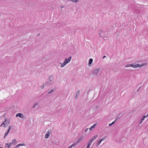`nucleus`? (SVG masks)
<instances>
[{
    "label": "nucleus",
    "mask_w": 148,
    "mask_h": 148,
    "mask_svg": "<svg viewBox=\"0 0 148 148\" xmlns=\"http://www.w3.org/2000/svg\"><path fill=\"white\" fill-rule=\"evenodd\" d=\"M147 63H144L141 64H138L134 65L133 64H127L125 65L126 67H132L134 68H136L138 67L141 68L142 66H145L147 65Z\"/></svg>",
    "instance_id": "obj_1"
},
{
    "label": "nucleus",
    "mask_w": 148,
    "mask_h": 148,
    "mask_svg": "<svg viewBox=\"0 0 148 148\" xmlns=\"http://www.w3.org/2000/svg\"><path fill=\"white\" fill-rule=\"evenodd\" d=\"M72 58V57L70 56L68 58H66L64 61L63 63H60V64L61 65V67L63 68L67 64L69 63Z\"/></svg>",
    "instance_id": "obj_2"
},
{
    "label": "nucleus",
    "mask_w": 148,
    "mask_h": 148,
    "mask_svg": "<svg viewBox=\"0 0 148 148\" xmlns=\"http://www.w3.org/2000/svg\"><path fill=\"white\" fill-rule=\"evenodd\" d=\"M99 34L100 37L102 38L106 37V34L105 32L104 29L103 28H101L100 29Z\"/></svg>",
    "instance_id": "obj_3"
},
{
    "label": "nucleus",
    "mask_w": 148,
    "mask_h": 148,
    "mask_svg": "<svg viewBox=\"0 0 148 148\" xmlns=\"http://www.w3.org/2000/svg\"><path fill=\"white\" fill-rule=\"evenodd\" d=\"M100 70V68H97L96 69H94L92 71V74L94 76L97 75L98 74Z\"/></svg>",
    "instance_id": "obj_4"
},
{
    "label": "nucleus",
    "mask_w": 148,
    "mask_h": 148,
    "mask_svg": "<svg viewBox=\"0 0 148 148\" xmlns=\"http://www.w3.org/2000/svg\"><path fill=\"white\" fill-rule=\"evenodd\" d=\"M51 83H50L48 82H46L45 83L43 84H42V85L41 86V89L45 87L46 86H47L49 84H50Z\"/></svg>",
    "instance_id": "obj_5"
},
{
    "label": "nucleus",
    "mask_w": 148,
    "mask_h": 148,
    "mask_svg": "<svg viewBox=\"0 0 148 148\" xmlns=\"http://www.w3.org/2000/svg\"><path fill=\"white\" fill-rule=\"evenodd\" d=\"M105 139V138H102L100 139L97 143L96 145V146L98 147L99 145L100 144L101 142L103 141Z\"/></svg>",
    "instance_id": "obj_6"
},
{
    "label": "nucleus",
    "mask_w": 148,
    "mask_h": 148,
    "mask_svg": "<svg viewBox=\"0 0 148 148\" xmlns=\"http://www.w3.org/2000/svg\"><path fill=\"white\" fill-rule=\"evenodd\" d=\"M148 116V115H147L146 116L145 115L143 116L142 118L140 120L139 123L140 124H141L142 123L143 121L144 120L145 118L146 117H147Z\"/></svg>",
    "instance_id": "obj_7"
},
{
    "label": "nucleus",
    "mask_w": 148,
    "mask_h": 148,
    "mask_svg": "<svg viewBox=\"0 0 148 148\" xmlns=\"http://www.w3.org/2000/svg\"><path fill=\"white\" fill-rule=\"evenodd\" d=\"M25 144L24 143H19L14 148H18L20 146H24Z\"/></svg>",
    "instance_id": "obj_8"
},
{
    "label": "nucleus",
    "mask_w": 148,
    "mask_h": 148,
    "mask_svg": "<svg viewBox=\"0 0 148 148\" xmlns=\"http://www.w3.org/2000/svg\"><path fill=\"white\" fill-rule=\"evenodd\" d=\"M98 137V135H95L93 137H92L89 140L91 141L92 142L94 140H95Z\"/></svg>",
    "instance_id": "obj_9"
},
{
    "label": "nucleus",
    "mask_w": 148,
    "mask_h": 148,
    "mask_svg": "<svg viewBox=\"0 0 148 148\" xmlns=\"http://www.w3.org/2000/svg\"><path fill=\"white\" fill-rule=\"evenodd\" d=\"M53 76H50L49 77V81L50 82H52L53 81Z\"/></svg>",
    "instance_id": "obj_10"
},
{
    "label": "nucleus",
    "mask_w": 148,
    "mask_h": 148,
    "mask_svg": "<svg viewBox=\"0 0 148 148\" xmlns=\"http://www.w3.org/2000/svg\"><path fill=\"white\" fill-rule=\"evenodd\" d=\"M16 117L18 116L20 118H23V114L21 113H18L16 115Z\"/></svg>",
    "instance_id": "obj_11"
},
{
    "label": "nucleus",
    "mask_w": 148,
    "mask_h": 148,
    "mask_svg": "<svg viewBox=\"0 0 148 148\" xmlns=\"http://www.w3.org/2000/svg\"><path fill=\"white\" fill-rule=\"evenodd\" d=\"M12 144L14 145H15L16 144V141L15 139H13L12 140Z\"/></svg>",
    "instance_id": "obj_12"
},
{
    "label": "nucleus",
    "mask_w": 148,
    "mask_h": 148,
    "mask_svg": "<svg viewBox=\"0 0 148 148\" xmlns=\"http://www.w3.org/2000/svg\"><path fill=\"white\" fill-rule=\"evenodd\" d=\"M11 144L12 143H7L5 144L6 147L7 148H10L11 146Z\"/></svg>",
    "instance_id": "obj_13"
},
{
    "label": "nucleus",
    "mask_w": 148,
    "mask_h": 148,
    "mask_svg": "<svg viewBox=\"0 0 148 148\" xmlns=\"http://www.w3.org/2000/svg\"><path fill=\"white\" fill-rule=\"evenodd\" d=\"M50 136V132L49 131H48L46 134L45 135V138H47Z\"/></svg>",
    "instance_id": "obj_14"
},
{
    "label": "nucleus",
    "mask_w": 148,
    "mask_h": 148,
    "mask_svg": "<svg viewBox=\"0 0 148 148\" xmlns=\"http://www.w3.org/2000/svg\"><path fill=\"white\" fill-rule=\"evenodd\" d=\"M4 122H5V125H8L10 123V119L7 120L5 119Z\"/></svg>",
    "instance_id": "obj_15"
},
{
    "label": "nucleus",
    "mask_w": 148,
    "mask_h": 148,
    "mask_svg": "<svg viewBox=\"0 0 148 148\" xmlns=\"http://www.w3.org/2000/svg\"><path fill=\"white\" fill-rule=\"evenodd\" d=\"M83 139V138L82 137H81L78 139L76 142H77V143H79L81 142Z\"/></svg>",
    "instance_id": "obj_16"
},
{
    "label": "nucleus",
    "mask_w": 148,
    "mask_h": 148,
    "mask_svg": "<svg viewBox=\"0 0 148 148\" xmlns=\"http://www.w3.org/2000/svg\"><path fill=\"white\" fill-rule=\"evenodd\" d=\"M78 143H77V142L76 141L75 143H73V144L71 145L70 146H69V147L70 148H72L73 147H74Z\"/></svg>",
    "instance_id": "obj_17"
},
{
    "label": "nucleus",
    "mask_w": 148,
    "mask_h": 148,
    "mask_svg": "<svg viewBox=\"0 0 148 148\" xmlns=\"http://www.w3.org/2000/svg\"><path fill=\"white\" fill-rule=\"evenodd\" d=\"M79 93H80V92H79V91H78L76 93V96H75V99H77V98L78 97V96L79 95Z\"/></svg>",
    "instance_id": "obj_18"
},
{
    "label": "nucleus",
    "mask_w": 148,
    "mask_h": 148,
    "mask_svg": "<svg viewBox=\"0 0 148 148\" xmlns=\"http://www.w3.org/2000/svg\"><path fill=\"white\" fill-rule=\"evenodd\" d=\"M96 126V124H94L93 125L91 126V127L89 128V130H91L92 129L95 128V127Z\"/></svg>",
    "instance_id": "obj_19"
},
{
    "label": "nucleus",
    "mask_w": 148,
    "mask_h": 148,
    "mask_svg": "<svg viewBox=\"0 0 148 148\" xmlns=\"http://www.w3.org/2000/svg\"><path fill=\"white\" fill-rule=\"evenodd\" d=\"M93 61V60L92 58H90L89 60V64H90Z\"/></svg>",
    "instance_id": "obj_20"
},
{
    "label": "nucleus",
    "mask_w": 148,
    "mask_h": 148,
    "mask_svg": "<svg viewBox=\"0 0 148 148\" xmlns=\"http://www.w3.org/2000/svg\"><path fill=\"white\" fill-rule=\"evenodd\" d=\"M38 105V103H35L34 104V105L32 106V108H34L35 106H37Z\"/></svg>",
    "instance_id": "obj_21"
},
{
    "label": "nucleus",
    "mask_w": 148,
    "mask_h": 148,
    "mask_svg": "<svg viewBox=\"0 0 148 148\" xmlns=\"http://www.w3.org/2000/svg\"><path fill=\"white\" fill-rule=\"evenodd\" d=\"M5 122L4 121L3 122V123H2V124L0 126V127H1L3 126V127H5Z\"/></svg>",
    "instance_id": "obj_22"
},
{
    "label": "nucleus",
    "mask_w": 148,
    "mask_h": 148,
    "mask_svg": "<svg viewBox=\"0 0 148 148\" xmlns=\"http://www.w3.org/2000/svg\"><path fill=\"white\" fill-rule=\"evenodd\" d=\"M54 91V90H50V91H49V92H48V94H51V93H52V92H53Z\"/></svg>",
    "instance_id": "obj_23"
},
{
    "label": "nucleus",
    "mask_w": 148,
    "mask_h": 148,
    "mask_svg": "<svg viewBox=\"0 0 148 148\" xmlns=\"http://www.w3.org/2000/svg\"><path fill=\"white\" fill-rule=\"evenodd\" d=\"M9 132H8V131H7V132L6 133H5V135H4V138H5V137L7 136V135H8Z\"/></svg>",
    "instance_id": "obj_24"
},
{
    "label": "nucleus",
    "mask_w": 148,
    "mask_h": 148,
    "mask_svg": "<svg viewBox=\"0 0 148 148\" xmlns=\"http://www.w3.org/2000/svg\"><path fill=\"white\" fill-rule=\"evenodd\" d=\"M92 142H91V141H89V142L88 143V145H89L90 146L91 145V144Z\"/></svg>",
    "instance_id": "obj_25"
},
{
    "label": "nucleus",
    "mask_w": 148,
    "mask_h": 148,
    "mask_svg": "<svg viewBox=\"0 0 148 148\" xmlns=\"http://www.w3.org/2000/svg\"><path fill=\"white\" fill-rule=\"evenodd\" d=\"M11 128V126H10L8 127V132H9Z\"/></svg>",
    "instance_id": "obj_26"
},
{
    "label": "nucleus",
    "mask_w": 148,
    "mask_h": 148,
    "mask_svg": "<svg viewBox=\"0 0 148 148\" xmlns=\"http://www.w3.org/2000/svg\"><path fill=\"white\" fill-rule=\"evenodd\" d=\"M114 123V122L113 121V122H112L110 124H109V126H111Z\"/></svg>",
    "instance_id": "obj_27"
},
{
    "label": "nucleus",
    "mask_w": 148,
    "mask_h": 148,
    "mask_svg": "<svg viewBox=\"0 0 148 148\" xmlns=\"http://www.w3.org/2000/svg\"><path fill=\"white\" fill-rule=\"evenodd\" d=\"M79 1L78 0H74V1H73V3H77V2Z\"/></svg>",
    "instance_id": "obj_28"
},
{
    "label": "nucleus",
    "mask_w": 148,
    "mask_h": 148,
    "mask_svg": "<svg viewBox=\"0 0 148 148\" xmlns=\"http://www.w3.org/2000/svg\"><path fill=\"white\" fill-rule=\"evenodd\" d=\"M141 88V86H140V87H139V88H138V90H137L136 91L137 92H138V91L140 89V88Z\"/></svg>",
    "instance_id": "obj_29"
},
{
    "label": "nucleus",
    "mask_w": 148,
    "mask_h": 148,
    "mask_svg": "<svg viewBox=\"0 0 148 148\" xmlns=\"http://www.w3.org/2000/svg\"><path fill=\"white\" fill-rule=\"evenodd\" d=\"M88 128H86L85 130V132H87V131L88 130Z\"/></svg>",
    "instance_id": "obj_30"
},
{
    "label": "nucleus",
    "mask_w": 148,
    "mask_h": 148,
    "mask_svg": "<svg viewBox=\"0 0 148 148\" xmlns=\"http://www.w3.org/2000/svg\"><path fill=\"white\" fill-rule=\"evenodd\" d=\"M90 147V145H87V147L86 148H89Z\"/></svg>",
    "instance_id": "obj_31"
},
{
    "label": "nucleus",
    "mask_w": 148,
    "mask_h": 148,
    "mask_svg": "<svg viewBox=\"0 0 148 148\" xmlns=\"http://www.w3.org/2000/svg\"><path fill=\"white\" fill-rule=\"evenodd\" d=\"M68 0L69 1H71V2H73V1H74V0Z\"/></svg>",
    "instance_id": "obj_32"
},
{
    "label": "nucleus",
    "mask_w": 148,
    "mask_h": 148,
    "mask_svg": "<svg viewBox=\"0 0 148 148\" xmlns=\"http://www.w3.org/2000/svg\"><path fill=\"white\" fill-rule=\"evenodd\" d=\"M105 57H106V56H104L103 57V59H104V58Z\"/></svg>",
    "instance_id": "obj_33"
},
{
    "label": "nucleus",
    "mask_w": 148,
    "mask_h": 148,
    "mask_svg": "<svg viewBox=\"0 0 148 148\" xmlns=\"http://www.w3.org/2000/svg\"><path fill=\"white\" fill-rule=\"evenodd\" d=\"M61 8H64V7H63V6H61Z\"/></svg>",
    "instance_id": "obj_34"
},
{
    "label": "nucleus",
    "mask_w": 148,
    "mask_h": 148,
    "mask_svg": "<svg viewBox=\"0 0 148 148\" xmlns=\"http://www.w3.org/2000/svg\"><path fill=\"white\" fill-rule=\"evenodd\" d=\"M68 148H70V147H69H69H68Z\"/></svg>",
    "instance_id": "obj_35"
},
{
    "label": "nucleus",
    "mask_w": 148,
    "mask_h": 148,
    "mask_svg": "<svg viewBox=\"0 0 148 148\" xmlns=\"http://www.w3.org/2000/svg\"><path fill=\"white\" fill-rule=\"evenodd\" d=\"M0 148H2V147H1Z\"/></svg>",
    "instance_id": "obj_36"
},
{
    "label": "nucleus",
    "mask_w": 148,
    "mask_h": 148,
    "mask_svg": "<svg viewBox=\"0 0 148 148\" xmlns=\"http://www.w3.org/2000/svg\"><path fill=\"white\" fill-rule=\"evenodd\" d=\"M147 132H148V130H147Z\"/></svg>",
    "instance_id": "obj_37"
}]
</instances>
